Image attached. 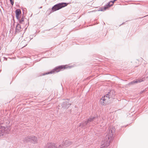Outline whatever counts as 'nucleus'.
I'll return each mask as SVG.
<instances>
[{"mask_svg":"<svg viewBox=\"0 0 148 148\" xmlns=\"http://www.w3.org/2000/svg\"><path fill=\"white\" fill-rule=\"evenodd\" d=\"M21 31V25L19 24H18L16 26V33H18Z\"/></svg>","mask_w":148,"mask_h":148,"instance_id":"13","label":"nucleus"},{"mask_svg":"<svg viewBox=\"0 0 148 148\" xmlns=\"http://www.w3.org/2000/svg\"><path fill=\"white\" fill-rule=\"evenodd\" d=\"M88 123L87 121L82 123H81L80 124V126H82L83 127H86L87 124Z\"/></svg>","mask_w":148,"mask_h":148,"instance_id":"17","label":"nucleus"},{"mask_svg":"<svg viewBox=\"0 0 148 148\" xmlns=\"http://www.w3.org/2000/svg\"><path fill=\"white\" fill-rule=\"evenodd\" d=\"M42 8V6H41V7H40L39 8Z\"/></svg>","mask_w":148,"mask_h":148,"instance_id":"24","label":"nucleus"},{"mask_svg":"<svg viewBox=\"0 0 148 148\" xmlns=\"http://www.w3.org/2000/svg\"><path fill=\"white\" fill-rule=\"evenodd\" d=\"M66 68V67L64 65H61L57 66L53 70L50 71V72H48L45 74H43V75L48 74L49 73L52 74L56 73H57L60 71L62 70H63L65 69Z\"/></svg>","mask_w":148,"mask_h":148,"instance_id":"3","label":"nucleus"},{"mask_svg":"<svg viewBox=\"0 0 148 148\" xmlns=\"http://www.w3.org/2000/svg\"><path fill=\"white\" fill-rule=\"evenodd\" d=\"M19 21L20 23L22 24L23 22L24 21V17L23 16L21 19H20L19 20Z\"/></svg>","mask_w":148,"mask_h":148,"instance_id":"18","label":"nucleus"},{"mask_svg":"<svg viewBox=\"0 0 148 148\" xmlns=\"http://www.w3.org/2000/svg\"><path fill=\"white\" fill-rule=\"evenodd\" d=\"M27 38H26V40L25 39L24 41H23L22 42V43H24V42H25V41L27 40Z\"/></svg>","mask_w":148,"mask_h":148,"instance_id":"23","label":"nucleus"},{"mask_svg":"<svg viewBox=\"0 0 148 148\" xmlns=\"http://www.w3.org/2000/svg\"><path fill=\"white\" fill-rule=\"evenodd\" d=\"M27 45V44H26L24 47L25 46Z\"/></svg>","mask_w":148,"mask_h":148,"instance_id":"25","label":"nucleus"},{"mask_svg":"<svg viewBox=\"0 0 148 148\" xmlns=\"http://www.w3.org/2000/svg\"><path fill=\"white\" fill-rule=\"evenodd\" d=\"M16 15L19 16L21 13V12L20 9H16L15 10Z\"/></svg>","mask_w":148,"mask_h":148,"instance_id":"15","label":"nucleus"},{"mask_svg":"<svg viewBox=\"0 0 148 148\" xmlns=\"http://www.w3.org/2000/svg\"><path fill=\"white\" fill-rule=\"evenodd\" d=\"M111 3L110 2V1L106 5L104 6V7L101 8H100L99 10V11H104L106 10L107 9L110 7L112 5H111V4H110Z\"/></svg>","mask_w":148,"mask_h":148,"instance_id":"7","label":"nucleus"},{"mask_svg":"<svg viewBox=\"0 0 148 148\" xmlns=\"http://www.w3.org/2000/svg\"><path fill=\"white\" fill-rule=\"evenodd\" d=\"M105 95L109 98V100L110 98L114 99L115 97V92L114 90H110Z\"/></svg>","mask_w":148,"mask_h":148,"instance_id":"6","label":"nucleus"},{"mask_svg":"<svg viewBox=\"0 0 148 148\" xmlns=\"http://www.w3.org/2000/svg\"><path fill=\"white\" fill-rule=\"evenodd\" d=\"M31 136H28L25 137L23 140V141L24 142H31Z\"/></svg>","mask_w":148,"mask_h":148,"instance_id":"12","label":"nucleus"},{"mask_svg":"<svg viewBox=\"0 0 148 148\" xmlns=\"http://www.w3.org/2000/svg\"><path fill=\"white\" fill-rule=\"evenodd\" d=\"M143 81V80L142 79H136V80H134L131 82L132 84H133L135 83H139Z\"/></svg>","mask_w":148,"mask_h":148,"instance_id":"14","label":"nucleus"},{"mask_svg":"<svg viewBox=\"0 0 148 148\" xmlns=\"http://www.w3.org/2000/svg\"><path fill=\"white\" fill-rule=\"evenodd\" d=\"M117 0H113V1H110V2L112 3L111 4V5H113L114 2L115 1H116Z\"/></svg>","mask_w":148,"mask_h":148,"instance_id":"19","label":"nucleus"},{"mask_svg":"<svg viewBox=\"0 0 148 148\" xmlns=\"http://www.w3.org/2000/svg\"><path fill=\"white\" fill-rule=\"evenodd\" d=\"M31 142L34 143H36L37 142V138L35 136H31Z\"/></svg>","mask_w":148,"mask_h":148,"instance_id":"11","label":"nucleus"},{"mask_svg":"<svg viewBox=\"0 0 148 148\" xmlns=\"http://www.w3.org/2000/svg\"><path fill=\"white\" fill-rule=\"evenodd\" d=\"M145 90H143L141 91L140 92V94L142 93L143 92H144L145 91Z\"/></svg>","mask_w":148,"mask_h":148,"instance_id":"21","label":"nucleus"},{"mask_svg":"<svg viewBox=\"0 0 148 148\" xmlns=\"http://www.w3.org/2000/svg\"><path fill=\"white\" fill-rule=\"evenodd\" d=\"M71 105V103L66 101L63 102L62 104V107L64 108H68Z\"/></svg>","mask_w":148,"mask_h":148,"instance_id":"9","label":"nucleus"},{"mask_svg":"<svg viewBox=\"0 0 148 148\" xmlns=\"http://www.w3.org/2000/svg\"><path fill=\"white\" fill-rule=\"evenodd\" d=\"M105 95L102 97L100 100V104L102 105H106L109 100V98H108V97Z\"/></svg>","mask_w":148,"mask_h":148,"instance_id":"5","label":"nucleus"},{"mask_svg":"<svg viewBox=\"0 0 148 148\" xmlns=\"http://www.w3.org/2000/svg\"><path fill=\"white\" fill-rule=\"evenodd\" d=\"M68 4V3L64 2L59 3L54 5L52 8L51 12L58 10L63 8H64Z\"/></svg>","mask_w":148,"mask_h":148,"instance_id":"2","label":"nucleus"},{"mask_svg":"<svg viewBox=\"0 0 148 148\" xmlns=\"http://www.w3.org/2000/svg\"><path fill=\"white\" fill-rule=\"evenodd\" d=\"M148 16V15H147V16Z\"/></svg>","mask_w":148,"mask_h":148,"instance_id":"26","label":"nucleus"},{"mask_svg":"<svg viewBox=\"0 0 148 148\" xmlns=\"http://www.w3.org/2000/svg\"><path fill=\"white\" fill-rule=\"evenodd\" d=\"M98 116L97 115H95L94 116L92 117V116H90L87 120V121L88 123L90 122H91L95 120L96 118H97Z\"/></svg>","mask_w":148,"mask_h":148,"instance_id":"10","label":"nucleus"},{"mask_svg":"<svg viewBox=\"0 0 148 148\" xmlns=\"http://www.w3.org/2000/svg\"><path fill=\"white\" fill-rule=\"evenodd\" d=\"M7 128L6 127L4 126H1L0 128V131L2 132H4L6 131Z\"/></svg>","mask_w":148,"mask_h":148,"instance_id":"16","label":"nucleus"},{"mask_svg":"<svg viewBox=\"0 0 148 148\" xmlns=\"http://www.w3.org/2000/svg\"><path fill=\"white\" fill-rule=\"evenodd\" d=\"M72 143L71 141L69 140H66L63 142L61 145H60L58 148H65L72 144Z\"/></svg>","mask_w":148,"mask_h":148,"instance_id":"4","label":"nucleus"},{"mask_svg":"<svg viewBox=\"0 0 148 148\" xmlns=\"http://www.w3.org/2000/svg\"><path fill=\"white\" fill-rule=\"evenodd\" d=\"M115 129L114 127H112L108 129L107 132V134L104 140L101 143V148H106L109 145V143L112 140V137L115 133Z\"/></svg>","mask_w":148,"mask_h":148,"instance_id":"1","label":"nucleus"},{"mask_svg":"<svg viewBox=\"0 0 148 148\" xmlns=\"http://www.w3.org/2000/svg\"><path fill=\"white\" fill-rule=\"evenodd\" d=\"M11 4L13 5L14 3V0H10Z\"/></svg>","mask_w":148,"mask_h":148,"instance_id":"20","label":"nucleus"},{"mask_svg":"<svg viewBox=\"0 0 148 148\" xmlns=\"http://www.w3.org/2000/svg\"><path fill=\"white\" fill-rule=\"evenodd\" d=\"M44 148H57L55 144L53 143H48Z\"/></svg>","mask_w":148,"mask_h":148,"instance_id":"8","label":"nucleus"},{"mask_svg":"<svg viewBox=\"0 0 148 148\" xmlns=\"http://www.w3.org/2000/svg\"><path fill=\"white\" fill-rule=\"evenodd\" d=\"M16 18L19 21V20L20 19V18L19 17V16H17L16 15Z\"/></svg>","mask_w":148,"mask_h":148,"instance_id":"22","label":"nucleus"}]
</instances>
